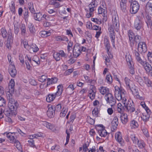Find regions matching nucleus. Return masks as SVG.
I'll return each mask as SVG.
<instances>
[{
	"instance_id": "nucleus-1",
	"label": "nucleus",
	"mask_w": 152,
	"mask_h": 152,
	"mask_svg": "<svg viewBox=\"0 0 152 152\" xmlns=\"http://www.w3.org/2000/svg\"><path fill=\"white\" fill-rule=\"evenodd\" d=\"M115 96L116 99L121 101L124 104L128 112L132 113L135 110L133 102L131 100L127 101L126 92L122 88H119L118 86L115 87Z\"/></svg>"
},
{
	"instance_id": "nucleus-2",
	"label": "nucleus",
	"mask_w": 152,
	"mask_h": 152,
	"mask_svg": "<svg viewBox=\"0 0 152 152\" xmlns=\"http://www.w3.org/2000/svg\"><path fill=\"white\" fill-rule=\"evenodd\" d=\"M119 27L118 18L116 14L113 15H112V25H111L109 26L108 30L109 36L113 47H115V33L114 29L116 31H118Z\"/></svg>"
},
{
	"instance_id": "nucleus-3",
	"label": "nucleus",
	"mask_w": 152,
	"mask_h": 152,
	"mask_svg": "<svg viewBox=\"0 0 152 152\" xmlns=\"http://www.w3.org/2000/svg\"><path fill=\"white\" fill-rule=\"evenodd\" d=\"M97 6L96 0H92V2L85 9L86 12V17L89 18L94 15V12Z\"/></svg>"
},
{
	"instance_id": "nucleus-4",
	"label": "nucleus",
	"mask_w": 152,
	"mask_h": 152,
	"mask_svg": "<svg viewBox=\"0 0 152 152\" xmlns=\"http://www.w3.org/2000/svg\"><path fill=\"white\" fill-rule=\"evenodd\" d=\"M86 50V47L80 46L78 44L75 45L73 50V55L74 57L76 58L79 56L81 51H85Z\"/></svg>"
},
{
	"instance_id": "nucleus-5",
	"label": "nucleus",
	"mask_w": 152,
	"mask_h": 152,
	"mask_svg": "<svg viewBox=\"0 0 152 152\" xmlns=\"http://www.w3.org/2000/svg\"><path fill=\"white\" fill-rule=\"evenodd\" d=\"M130 12L132 14H135L139 9L140 5L138 2L135 1L130 3Z\"/></svg>"
},
{
	"instance_id": "nucleus-6",
	"label": "nucleus",
	"mask_w": 152,
	"mask_h": 152,
	"mask_svg": "<svg viewBox=\"0 0 152 152\" xmlns=\"http://www.w3.org/2000/svg\"><path fill=\"white\" fill-rule=\"evenodd\" d=\"M67 56L66 54L62 50H60L58 52L54 53L53 55L54 58L57 61H59L61 57L66 58Z\"/></svg>"
},
{
	"instance_id": "nucleus-7",
	"label": "nucleus",
	"mask_w": 152,
	"mask_h": 152,
	"mask_svg": "<svg viewBox=\"0 0 152 152\" xmlns=\"http://www.w3.org/2000/svg\"><path fill=\"white\" fill-rule=\"evenodd\" d=\"M124 81L126 86V87L128 89L130 90L132 93H134V90L136 91V89L134 88V86L133 84L132 81L128 78L126 77L124 79Z\"/></svg>"
},
{
	"instance_id": "nucleus-8",
	"label": "nucleus",
	"mask_w": 152,
	"mask_h": 152,
	"mask_svg": "<svg viewBox=\"0 0 152 152\" xmlns=\"http://www.w3.org/2000/svg\"><path fill=\"white\" fill-rule=\"evenodd\" d=\"M105 98L107 103L110 104L111 106H113L115 103V100L112 94L110 93L106 95Z\"/></svg>"
},
{
	"instance_id": "nucleus-9",
	"label": "nucleus",
	"mask_w": 152,
	"mask_h": 152,
	"mask_svg": "<svg viewBox=\"0 0 152 152\" xmlns=\"http://www.w3.org/2000/svg\"><path fill=\"white\" fill-rule=\"evenodd\" d=\"M9 105L10 110L17 111V109L19 106V104L17 101L11 99L9 101Z\"/></svg>"
},
{
	"instance_id": "nucleus-10",
	"label": "nucleus",
	"mask_w": 152,
	"mask_h": 152,
	"mask_svg": "<svg viewBox=\"0 0 152 152\" xmlns=\"http://www.w3.org/2000/svg\"><path fill=\"white\" fill-rule=\"evenodd\" d=\"M115 138L116 141L121 145H123L124 141L123 139L121 133L120 132H116L115 134Z\"/></svg>"
},
{
	"instance_id": "nucleus-11",
	"label": "nucleus",
	"mask_w": 152,
	"mask_h": 152,
	"mask_svg": "<svg viewBox=\"0 0 152 152\" xmlns=\"http://www.w3.org/2000/svg\"><path fill=\"white\" fill-rule=\"evenodd\" d=\"M142 26V23L140 17H137L135 19L134 23V27L137 30H140Z\"/></svg>"
},
{
	"instance_id": "nucleus-12",
	"label": "nucleus",
	"mask_w": 152,
	"mask_h": 152,
	"mask_svg": "<svg viewBox=\"0 0 152 152\" xmlns=\"http://www.w3.org/2000/svg\"><path fill=\"white\" fill-rule=\"evenodd\" d=\"M138 50L140 52H145L147 50L146 44L144 42H140L138 44Z\"/></svg>"
},
{
	"instance_id": "nucleus-13",
	"label": "nucleus",
	"mask_w": 152,
	"mask_h": 152,
	"mask_svg": "<svg viewBox=\"0 0 152 152\" xmlns=\"http://www.w3.org/2000/svg\"><path fill=\"white\" fill-rule=\"evenodd\" d=\"M134 54L135 58L138 63L142 65L145 64L146 61L142 60L141 58L140 55L137 52L136 50L134 51Z\"/></svg>"
},
{
	"instance_id": "nucleus-14",
	"label": "nucleus",
	"mask_w": 152,
	"mask_h": 152,
	"mask_svg": "<svg viewBox=\"0 0 152 152\" xmlns=\"http://www.w3.org/2000/svg\"><path fill=\"white\" fill-rule=\"evenodd\" d=\"M142 66L144 67L147 73L152 76V67L151 65L146 61L145 64Z\"/></svg>"
},
{
	"instance_id": "nucleus-15",
	"label": "nucleus",
	"mask_w": 152,
	"mask_h": 152,
	"mask_svg": "<svg viewBox=\"0 0 152 152\" xmlns=\"http://www.w3.org/2000/svg\"><path fill=\"white\" fill-rule=\"evenodd\" d=\"M42 124L45 126L48 129L51 130L53 132L56 130V128L54 125L46 121L42 122Z\"/></svg>"
},
{
	"instance_id": "nucleus-16",
	"label": "nucleus",
	"mask_w": 152,
	"mask_h": 152,
	"mask_svg": "<svg viewBox=\"0 0 152 152\" xmlns=\"http://www.w3.org/2000/svg\"><path fill=\"white\" fill-rule=\"evenodd\" d=\"M98 14H102L104 20L105 21L107 20V12L105 9H103L101 6L99 7L98 9Z\"/></svg>"
},
{
	"instance_id": "nucleus-17",
	"label": "nucleus",
	"mask_w": 152,
	"mask_h": 152,
	"mask_svg": "<svg viewBox=\"0 0 152 152\" xmlns=\"http://www.w3.org/2000/svg\"><path fill=\"white\" fill-rule=\"evenodd\" d=\"M99 92L102 95H106L110 93L109 89L106 87H100L99 88Z\"/></svg>"
},
{
	"instance_id": "nucleus-18",
	"label": "nucleus",
	"mask_w": 152,
	"mask_h": 152,
	"mask_svg": "<svg viewBox=\"0 0 152 152\" xmlns=\"http://www.w3.org/2000/svg\"><path fill=\"white\" fill-rule=\"evenodd\" d=\"M17 111L15 110H8L5 112V114L7 117H12L15 116L17 114Z\"/></svg>"
},
{
	"instance_id": "nucleus-19",
	"label": "nucleus",
	"mask_w": 152,
	"mask_h": 152,
	"mask_svg": "<svg viewBox=\"0 0 152 152\" xmlns=\"http://www.w3.org/2000/svg\"><path fill=\"white\" fill-rule=\"evenodd\" d=\"M9 72L11 76L13 77H14L17 74V72L14 65H11L10 66Z\"/></svg>"
},
{
	"instance_id": "nucleus-20",
	"label": "nucleus",
	"mask_w": 152,
	"mask_h": 152,
	"mask_svg": "<svg viewBox=\"0 0 152 152\" xmlns=\"http://www.w3.org/2000/svg\"><path fill=\"white\" fill-rule=\"evenodd\" d=\"M55 114V110L54 108L52 106L48 107V110L47 111V115L48 117L52 118L53 117Z\"/></svg>"
},
{
	"instance_id": "nucleus-21",
	"label": "nucleus",
	"mask_w": 152,
	"mask_h": 152,
	"mask_svg": "<svg viewBox=\"0 0 152 152\" xmlns=\"http://www.w3.org/2000/svg\"><path fill=\"white\" fill-rule=\"evenodd\" d=\"M6 134L7 137L9 139L10 142L11 143H14L16 140L15 139L13 135L14 133L9 132L5 133L4 134Z\"/></svg>"
},
{
	"instance_id": "nucleus-22",
	"label": "nucleus",
	"mask_w": 152,
	"mask_h": 152,
	"mask_svg": "<svg viewBox=\"0 0 152 152\" xmlns=\"http://www.w3.org/2000/svg\"><path fill=\"white\" fill-rule=\"evenodd\" d=\"M63 86L62 85H59L57 86V91L54 94V96L56 97V96H60L63 91Z\"/></svg>"
},
{
	"instance_id": "nucleus-23",
	"label": "nucleus",
	"mask_w": 152,
	"mask_h": 152,
	"mask_svg": "<svg viewBox=\"0 0 152 152\" xmlns=\"http://www.w3.org/2000/svg\"><path fill=\"white\" fill-rule=\"evenodd\" d=\"M47 81L46 87L50 85L56 83L58 81V79L56 77L52 78L51 79L48 78L47 79Z\"/></svg>"
},
{
	"instance_id": "nucleus-24",
	"label": "nucleus",
	"mask_w": 152,
	"mask_h": 152,
	"mask_svg": "<svg viewBox=\"0 0 152 152\" xmlns=\"http://www.w3.org/2000/svg\"><path fill=\"white\" fill-rule=\"evenodd\" d=\"M15 83L14 80L11 79L10 81L9 85V89L10 93L13 92Z\"/></svg>"
},
{
	"instance_id": "nucleus-25",
	"label": "nucleus",
	"mask_w": 152,
	"mask_h": 152,
	"mask_svg": "<svg viewBox=\"0 0 152 152\" xmlns=\"http://www.w3.org/2000/svg\"><path fill=\"white\" fill-rule=\"evenodd\" d=\"M57 1H62V0H55V1H52L51 2V4L53 5L55 8H58L63 5V4H61L59 2Z\"/></svg>"
},
{
	"instance_id": "nucleus-26",
	"label": "nucleus",
	"mask_w": 152,
	"mask_h": 152,
	"mask_svg": "<svg viewBox=\"0 0 152 152\" xmlns=\"http://www.w3.org/2000/svg\"><path fill=\"white\" fill-rule=\"evenodd\" d=\"M130 126L132 129H135L138 128L139 125L137 121L132 119L130 121Z\"/></svg>"
},
{
	"instance_id": "nucleus-27",
	"label": "nucleus",
	"mask_w": 152,
	"mask_h": 152,
	"mask_svg": "<svg viewBox=\"0 0 152 152\" xmlns=\"http://www.w3.org/2000/svg\"><path fill=\"white\" fill-rule=\"evenodd\" d=\"M98 133L101 137H105L107 134L106 130L104 128H101L98 130Z\"/></svg>"
},
{
	"instance_id": "nucleus-28",
	"label": "nucleus",
	"mask_w": 152,
	"mask_h": 152,
	"mask_svg": "<svg viewBox=\"0 0 152 152\" xmlns=\"http://www.w3.org/2000/svg\"><path fill=\"white\" fill-rule=\"evenodd\" d=\"M120 118L122 123L124 124H125L128 121V115L126 114H122Z\"/></svg>"
},
{
	"instance_id": "nucleus-29",
	"label": "nucleus",
	"mask_w": 152,
	"mask_h": 152,
	"mask_svg": "<svg viewBox=\"0 0 152 152\" xmlns=\"http://www.w3.org/2000/svg\"><path fill=\"white\" fill-rule=\"evenodd\" d=\"M125 58L128 65L133 64L131 56L129 52L126 53Z\"/></svg>"
},
{
	"instance_id": "nucleus-30",
	"label": "nucleus",
	"mask_w": 152,
	"mask_h": 152,
	"mask_svg": "<svg viewBox=\"0 0 152 152\" xmlns=\"http://www.w3.org/2000/svg\"><path fill=\"white\" fill-rule=\"evenodd\" d=\"M38 50V48L36 45L35 44H32L31 46H30L29 49L28 50L31 53L37 52Z\"/></svg>"
},
{
	"instance_id": "nucleus-31",
	"label": "nucleus",
	"mask_w": 152,
	"mask_h": 152,
	"mask_svg": "<svg viewBox=\"0 0 152 152\" xmlns=\"http://www.w3.org/2000/svg\"><path fill=\"white\" fill-rule=\"evenodd\" d=\"M34 19L35 20L39 21H41L43 17V15H42L40 12H39L37 13L34 14Z\"/></svg>"
},
{
	"instance_id": "nucleus-32",
	"label": "nucleus",
	"mask_w": 152,
	"mask_h": 152,
	"mask_svg": "<svg viewBox=\"0 0 152 152\" xmlns=\"http://www.w3.org/2000/svg\"><path fill=\"white\" fill-rule=\"evenodd\" d=\"M146 9L150 14L152 16V3L148 2L146 4Z\"/></svg>"
},
{
	"instance_id": "nucleus-33",
	"label": "nucleus",
	"mask_w": 152,
	"mask_h": 152,
	"mask_svg": "<svg viewBox=\"0 0 152 152\" xmlns=\"http://www.w3.org/2000/svg\"><path fill=\"white\" fill-rule=\"evenodd\" d=\"M28 8L30 12L33 14H35V11L34 8L33 4L32 2H28Z\"/></svg>"
},
{
	"instance_id": "nucleus-34",
	"label": "nucleus",
	"mask_w": 152,
	"mask_h": 152,
	"mask_svg": "<svg viewBox=\"0 0 152 152\" xmlns=\"http://www.w3.org/2000/svg\"><path fill=\"white\" fill-rule=\"evenodd\" d=\"M130 138L132 139L134 143L137 144V143L139 141L138 139L136 134L134 133H132L130 136Z\"/></svg>"
},
{
	"instance_id": "nucleus-35",
	"label": "nucleus",
	"mask_w": 152,
	"mask_h": 152,
	"mask_svg": "<svg viewBox=\"0 0 152 152\" xmlns=\"http://www.w3.org/2000/svg\"><path fill=\"white\" fill-rule=\"evenodd\" d=\"M55 98V96H54V94H49L47 96L46 100L48 102H50L53 101Z\"/></svg>"
},
{
	"instance_id": "nucleus-36",
	"label": "nucleus",
	"mask_w": 152,
	"mask_h": 152,
	"mask_svg": "<svg viewBox=\"0 0 152 152\" xmlns=\"http://www.w3.org/2000/svg\"><path fill=\"white\" fill-rule=\"evenodd\" d=\"M51 33L49 31H42L39 32V34L43 37H47L51 35Z\"/></svg>"
},
{
	"instance_id": "nucleus-37",
	"label": "nucleus",
	"mask_w": 152,
	"mask_h": 152,
	"mask_svg": "<svg viewBox=\"0 0 152 152\" xmlns=\"http://www.w3.org/2000/svg\"><path fill=\"white\" fill-rule=\"evenodd\" d=\"M105 81L109 84H111L112 83L113 78L111 75L109 74L107 75L105 78Z\"/></svg>"
},
{
	"instance_id": "nucleus-38",
	"label": "nucleus",
	"mask_w": 152,
	"mask_h": 152,
	"mask_svg": "<svg viewBox=\"0 0 152 152\" xmlns=\"http://www.w3.org/2000/svg\"><path fill=\"white\" fill-rule=\"evenodd\" d=\"M128 66L130 73L132 75H134L135 74V70L134 64H129Z\"/></svg>"
},
{
	"instance_id": "nucleus-39",
	"label": "nucleus",
	"mask_w": 152,
	"mask_h": 152,
	"mask_svg": "<svg viewBox=\"0 0 152 152\" xmlns=\"http://www.w3.org/2000/svg\"><path fill=\"white\" fill-rule=\"evenodd\" d=\"M128 35L129 37V40L131 42H133L134 41V35L133 32L131 30H129L128 32Z\"/></svg>"
},
{
	"instance_id": "nucleus-40",
	"label": "nucleus",
	"mask_w": 152,
	"mask_h": 152,
	"mask_svg": "<svg viewBox=\"0 0 152 152\" xmlns=\"http://www.w3.org/2000/svg\"><path fill=\"white\" fill-rule=\"evenodd\" d=\"M149 117L150 115L147 113L143 114L141 117L142 119L145 122L148 121L149 120Z\"/></svg>"
},
{
	"instance_id": "nucleus-41",
	"label": "nucleus",
	"mask_w": 152,
	"mask_h": 152,
	"mask_svg": "<svg viewBox=\"0 0 152 152\" xmlns=\"http://www.w3.org/2000/svg\"><path fill=\"white\" fill-rule=\"evenodd\" d=\"M10 11L12 13H15V2L12 1L9 5Z\"/></svg>"
},
{
	"instance_id": "nucleus-42",
	"label": "nucleus",
	"mask_w": 152,
	"mask_h": 152,
	"mask_svg": "<svg viewBox=\"0 0 152 152\" xmlns=\"http://www.w3.org/2000/svg\"><path fill=\"white\" fill-rule=\"evenodd\" d=\"M28 27L31 33L33 34L35 32V30L33 24L31 23H29L28 25Z\"/></svg>"
},
{
	"instance_id": "nucleus-43",
	"label": "nucleus",
	"mask_w": 152,
	"mask_h": 152,
	"mask_svg": "<svg viewBox=\"0 0 152 152\" xmlns=\"http://www.w3.org/2000/svg\"><path fill=\"white\" fill-rule=\"evenodd\" d=\"M144 81L145 83L147 85L148 87H150L151 86V82L148 79V77H143Z\"/></svg>"
},
{
	"instance_id": "nucleus-44",
	"label": "nucleus",
	"mask_w": 152,
	"mask_h": 152,
	"mask_svg": "<svg viewBox=\"0 0 152 152\" xmlns=\"http://www.w3.org/2000/svg\"><path fill=\"white\" fill-rule=\"evenodd\" d=\"M138 147L140 148H144L145 146V144L143 141L142 140H139L137 143Z\"/></svg>"
},
{
	"instance_id": "nucleus-45",
	"label": "nucleus",
	"mask_w": 152,
	"mask_h": 152,
	"mask_svg": "<svg viewBox=\"0 0 152 152\" xmlns=\"http://www.w3.org/2000/svg\"><path fill=\"white\" fill-rule=\"evenodd\" d=\"M112 124L113 126L115 128L116 127L118 124V119L117 117H115L114 118Z\"/></svg>"
},
{
	"instance_id": "nucleus-46",
	"label": "nucleus",
	"mask_w": 152,
	"mask_h": 152,
	"mask_svg": "<svg viewBox=\"0 0 152 152\" xmlns=\"http://www.w3.org/2000/svg\"><path fill=\"white\" fill-rule=\"evenodd\" d=\"M67 112V109L66 107L63 108L61 112L60 113V116L61 117H64Z\"/></svg>"
},
{
	"instance_id": "nucleus-47",
	"label": "nucleus",
	"mask_w": 152,
	"mask_h": 152,
	"mask_svg": "<svg viewBox=\"0 0 152 152\" xmlns=\"http://www.w3.org/2000/svg\"><path fill=\"white\" fill-rule=\"evenodd\" d=\"M21 33L22 35H25L26 33V28L25 25L22 24L20 27Z\"/></svg>"
},
{
	"instance_id": "nucleus-48",
	"label": "nucleus",
	"mask_w": 152,
	"mask_h": 152,
	"mask_svg": "<svg viewBox=\"0 0 152 152\" xmlns=\"http://www.w3.org/2000/svg\"><path fill=\"white\" fill-rule=\"evenodd\" d=\"M60 148V147L58 145L55 144L51 147V149L52 151H58Z\"/></svg>"
},
{
	"instance_id": "nucleus-49",
	"label": "nucleus",
	"mask_w": 152,
	"mask_h": 152,
	"mask_svg": "<svg viewBox=\"0 0 152 152\" xmlns=\"http://www.w3.org/2000/svg\"><path fill=\"white\" fill-rule=\"evenodd\" d=\"M1 31L2 37L4 38H6L7 37V32L5 28L4 27L2 28Z\"/></svg>"
},
{
	"instance_id": "nucleus-50",
	"label": "nucleus",
	"mask_w": 152,
	"mask_h": 152,
	"mask_svg": "<svg viewBox=\"0 0 152 152\" xmlns=\"http://www.w3.org/2000/svg\"><path fill=\"white\" fill-rule=\"evenodd\" d=\"M91 20L98 24H100L102 23V21L100 19H98L97 18H92Z\"/></svg>"
},
{
	"instance_id": "nucleus-51",
	"label": "nucleus",
	"mask_w": 152,
	"mask_h": 152,
	"mask_svg": "<svg viewBox=\"0 0 152 152\" xmlns=\"http://www.w3.org/2000/svg\"><path fill=\"white\" fill-rule=\"evenodd\" d=\"M13 38V36L11 29H10L8 31V41H10L11 40H12Z\"/></svg>"
},
{
	"instance_id": "nucleus-52",
	"label": "nucleus",
	"mask_w": 152,
	"mask_h": 152,
	"mask_svg": "<svg viewBox=\"0 0 152 152\" xmlns=\"http://www.w3.org/2000/svg\"><path fill=\"white\" fill-rule=\"evenodd\" d=\"M99 113V110L96 107H95L92 111V113L93 116L95 117H97L98 116Z\"/></svg>"
},
{
	"instance_id": "nucleus-53",
	"label": "nucleus",
	"mask_w": 152,
	"mask_h": 152,
	"mask_svg": "<svg viewBox=\"0 0 152 152\" xmlns=\"http://www.w3.org/2000/svg\"><path fill=\"white\" fill-rule=\"evenodd\" d=\"M135 78L140 85L143 86L144 85L142 80L140 77L138 76H136L135 77Z\"/></svg>"
},
{
	"instance_id": "nucleus-54",
	"label": "nucleus",
	"mask_w": 152,
	"mask_h": 152,
	"mask_svg": "<svg viewBox=\"0 0 152 152\" xmlns=\"http://www.w3.org/2000/svg\"><path fill=\"white\" fill-rule=\"evenodd\" d=\"M83 76L86 81L87 83L91 84L92 83H93V82L94 81V80L90 79V78L88 76H87L86 75H84Z\"/></svg>"
},
{
	"instance_id": "nucleus-55",
	"label": "nucleus",
	"mask_w": 152,
	"mask_h": 152,
	"mask_svg": "<svg viewBox=\"0 0 152 152\" xmlns=\"http://www.w3.org/2000/svg\"><path fill=\"white\" fill-rule=\"evenodd\" d=\"M32 61L35 62L37 65L39 64L40 63L39 61V58L36 55L34 56H33L32 58Z\"/></svg>"
},
{
	"instance_id": "nucleus-56",
	"label": "nucleus",
	"mask_w": 152,
	"mask_h": 152,
	"mask_svg": "<svg viewBox=\"0 0 152 152\" xmlns=\"http://www.w3.org/2000/svg\"><path fill=\"white\" fill-rule=\"evenodd\" d=\"M134 93H132L134 95L136 96V98L137 99H138L140 100H143V97L140 96L139 95L138 93V90L136 89V91L135 90H134Z\"/></svg>"
},
{
	"instance_id": "nucleus-57",
	"label": "nucleus",
	"mask_w": 152,
	"mask_h": 152,
	"mask_svg": "<svg viewBox=\"0 0 152 152\" xmlns=\"http://www.w3.org/2000/svg\"><path fill=\"white\" fill-rule=\"evenodd\" d=\"M14 145L16 147V148L18 150H20L22 147L20 142L17 140H16L14 142Z\"/></svg>"
},
{
	"instance_id": "nucleus-58",
	"label": "nucleus",
	"mask_w": 152,
	"mask_h": 152,
	"mask_svg": "<svg viewBox=\"0 0 152 152\" xmlns=\"http://www.w3.org/2000/svg\"><path fill=\"white\" fill-rule=\"evenodd\" d=\"M123 108V107L121 103H119L118 104L117 110L118 113H121L122 112Z\"/></svg>"
},
{
	"instance_id": "nucleus-59",
	"label": "nucleus",
	"mask_w": 152,
	"mask_h": 152,
	"mask_svg": "<svg viewBox=\"0 0 152 152\" xmlns=\"http://www.w3.org/2000/svg\"><path fill=\"white\" fill-rule=\"evenodd\" d=\"M47 79V77L45 75H42L38 77L39 80L41 82H44Z\"/></svg>"
},
{
	"instance_id": "nucleus-60",
	"label": "nucleus",
	"mask_w": 152,
	"mask_h": 152,
	"mask_svg": "<svg viewBox=\"0 0 152 152\" xmlns=\"http://www.w3.org/2000/svg\"><path fill=\"white\" fill-rule=\"evenodd\" d=\"M121 1L120 3L121 7L123 10H124L126 9V4L125 3V0H121Z\"/></svg>"
},
{
	"instance_id": "nucleus-61",
	"label": "nucleus",
	"mask_w": 152,
	"mask_h": 152,
	"mask_svg": "<svg viewBox=\"0 0 152 152\" xmlns=\"http://www.w3.org/2000/svg\"><path fill=\"white\" fill-rule=\"evenodd\" d=\"M141 106L144 108L146 111L147 112H148L149 111L148 108L146 106L144 102H141L140 103Z\"/></svg>"
},
{
	"instance_id": "nucleus-62",
	"label": "nucleus",
	"mask_w": 152,
	"mask_h": 152,
	"mask_svg": "<svg viewBox=\"0 0 152 152\" xmlns=\"http://www.w3.org/2000/svg\"><path fill=\"white\" fill-rule=\"evenodd\" d=\"M73 42H68V45L67 46V50L68 52H69L72 49V47L73 45Z\"/></svg>"
},
{
	"instance_id": "nucleus-63",
	"label": "nucleus",
	"mask_w": 152,
	"mask_h": 152,
	"mask_svg": "<svg viewBox=\"0 0 152 152\" xmlns=\"http://www.w3.org/2000/svg\"><path fill=\"white\" fill-rule=\"evenodd\" d=\"M6 101L5 99L0 96V106H2L5 105Z\"/></svg>"
},
{
	"instance_id": "nucleus-64",
	"label": "nucleus",
	"mask_w": 152,
	"mask_h": 152,
	"mask_svg": "<svg viewBox=\"0 0 152 152\" xmlns=\"http://www.w3.org/2000/svg\"><path fill=\"white\" fill-rule=\"evenodd\" d=\"M146 23L148 30H152V22L149 20L148 22H146Z\"/></svg>"
}]
</instances>
